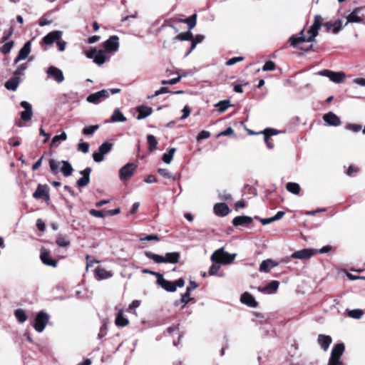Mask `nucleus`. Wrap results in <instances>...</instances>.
Instances as JSON below:
<instances>
[{"label":"nucleus","instance_id":"1","mask_svg":"<svg viewBox=\"0 0 365 365\" xmlns=\"http://www.w3.org/2000/svg\"><path fill=\"white\" fill-rule=\"evenodd\" d=\"M145 255L157 264L170 263L176 264L179 262L180 255L178 252H167L165 255L154 254L150 251L145 252Z\"/></svg>","mask_w":365,"mask_h":365},{"label":"nucleus","instance_id":"2","mask_svg":"<svg viewBox=\"0 0 365 365\" xmlns=\"http://www.w3.org/2000/svg\"><path fill=\"white\" fill-rule=\"evenodd\" d=\"M50 169L54 174L61 171L65 177L71 175L73 168L71 163L66 160L57 161L53 159L49 160Z\"/></svg>","mask_w":365,"mask_h":365},{"label":"nucleus","instance_id":"3","mask_svg":"<svg viewBox=\"0 0 365 365\" xmlns=\"http://www.w3.org/2000/svg\"><path fill=\"white\" fill-rule=\"evenodd\" d=\"M236 256V254H230L225 252L224 248L222 247L215 251L211 255L210 259L212 262H219L220 264H229L235 260Z\"/></svg>","mask_w":365,"mask_h":365},{"label":"nucleus","instance_id":"4","mask_svg":"<svg viewBox=\"0 0 365 365\" xmlns=\"http://www.w3.org/2000/svg\"><path fill=\"white\" fill-rule=\"evenodd\" d=\"M157 283L165 290L173 292L176 290L178 287H182L185 285V280L182 278H180L175 282H171L164 279L163 275H158Z\"/></svg>","mask_w":365,"mask_h":365},{"label":"nucleus","instance_id":"5","mask_svg":"<svg viewBox=\"0 0 365 365\" xmlns=\"http://www.w3.org/2000/svg\"><path fill=\"white\" fill-rule=\"evenodd\" d=\"M49 319L50 316L46 312L43 311L39 312L33 322L34 329L37 332L41 333L48 323Z\"/></svg>","mask_w":365,"mask_h":365},{"label":"nucleus","instance_id":"6","mask_svg":"<svg viewBox=\"0 0 365 365\" xmlns=\"http://www.w3.org/2000/svg\"><path fill=\"white\" fill-rule=\"evenodd\" d=\"M344 351V345L342 343L336 344L331 350V356L328 365H344L340 360L341 355Z\"/></svg>","mask_w":365,"mask_h":365},{"label":"nucleus","instance_id":"7","mask_svg":"<svg viewBox=\"0 0 365 365\" xmlns=\"http://www.w3.org/2000/svg\"><path fill=\"white\" fill-rule=\"evenodd\" d=\"M137 165L134 163H128L123 166L119 170V178L120 181L125 182L134 175L137 169Z\"/></svg>","mask_w":365,"mask_h":365},{"label":"nucleus","instance_id":"8","mask_svg":"<svg viewBox=\"0 0 365 365\" xmlns=\"http://www.w3.org/2000/svg\"><path fill=\"white\" fill-rule=\"evenodd\" d=\"M317 75L327 77L331 81L336 83H342L345 78L346 75L344 72H335L330 70H322L317 73Z\"/></svg>","mask_w":365,"mask_h":365},{"label":"nucleus","instance_id":"9","mask_svg":"<svg viewBox=\"0 0 365 365\" xmlns=\"http://www.w3.org/2000/svg\"><path fill=\"white\" fill-rule=\"evenodd\" d=\"M365 7L359 6L355 8L346 17L345 26L350 23H361L365 15Z\"/></svg>","mask_w":365,"mask_h":365},{"label":"nucleus","instance_id":"10","mask_svg":"<svg viewBox=\"0 0 365 365\" xmlns=\"http://www.w3.org/2000/svg\"><path fill=\"white\" fill-rule=\"evenodd\" d=\"M113 147V144L109 142H105L100 145L98 152L93 154V158L95 162L100 163L104 160V155L108 153Z\"/></svg>","mask_w":365,"mask_h":365},{"label":"nucleus","instance_id":"11","mask_svg":"<svg viewBox=\"0 0 365 365\" xmlns=\"http://www.w3.org/2000/svg\"><path fill=\"white\" fill-rule=\"evenodd\" d=\"M109 97V91L103 89L98 92L90 94L86 101L93 104H98Z\"/></svg>","mask_w":365,"mask_h":365},{"label":"nucleus","instance_id":"12","mask_svg":"<svg viewBox=\"0 0 365 365\" xmlns=\"http://www.w3.org/2000/svg\"><path fill=\"white\" fill-rule=\"evenodd\" d=\"M322 18L320 15L314 16V21L310 29H309V37L307 41L312 42L314 40L315 37L318 35V31L321 28V21Z\"/></svg>","mask_w":365,"mask_h":365},{"label":"nucleus","instance_id":"13","mask_svg":"<svg viewBox=\"0 0 365 365\" xmlns=\"http://www.w3.org/2000/svg\"><path fill=\"white\" fill-rule=\"evenodd\" d=\"M46 73L48 78H53L58 83H62L64 81L62 71L56 66H49L46 70Z\"/></svg>","mask_w":365,"mask_h":365},{"label":"nucleus","instance_id":"14","mask_svg":"<svg viewBox=\"0 0 365 365\" xmlns=\"http://www.w3.org/2000/svg\"><path fill=\"white\" fill-rule=\"evenodd\" d=\"M103 47L106 52H115L119 48V38L112 36L103 43Z\"/></svg>","mask_w":365,"mask_h":365},{"label":"nucleus","instance_id":"15","mask_svg":"<svg viewBox=\"0 0 365 365\" xmlns=\"http://www.w3.org/2000/svg\"><path fill=\"white\" fill-rule=\"evenodd\" d=\"M317 252V250L314 249H303L292 253L291 258L300 259H309Z\"/></svg>","mask_w":365,"mask_h":365},{"label":"nucleus","instance_id":"16","mask_svg":"<svg viewBox=\"0 0 365 365\" xmlns=\"http://www.w3.org/2000/svg\"><path fill=\"white\" fill-rule=\"evenodd\" d=\"M40 258L42 262L46 265L53 267H56L57 265V262L52 259L50 252L44 248L41 250Z\"/></svg>","mask_w":365,"mask_h":365},{"label":"nucleus","instance_id":"17","mask_svg":"<svg viewBox=\"0 0 365 365\" xmlns=\"http://www.w3.org/2000/svg\"><path fill=\"white\" fill-rule=\"evenodd\" d=\"M20 105L22 108H24V110L21 112V119L24 121L31 120L33 115L31 105L25 101H21Z\"/></svg>","mask_w":365,"mask_h":365},{"label":"nucleus","instance_id":"18","mask_svg":"<svg viewBox=\"0 0 365 365\" xmlns=\"http://www.w3.org/2000/svg\"><path fill=\"white\" fill-rule=\"evenodd\" d=\"M61 36L62 31H53L46 35L43 38V41L46 45H51L53 42H57L58 40H61Z\"/></svg>","mask_w":365,"mask_h":365},{"label":"nucleus","instance_id":"19","mask_svg":"<svg viewBox=\"0 0 365 365\" xmlns=\"http://www.w3.org/2000/svg\"><path fill=\"white\" fill-rule=\"evenodd\" d=\"M323 120L326 122L327 125L330 126H339L341 125L340 118L332 112L324 114Z\"/></svg>","mask_w":365,"mask_h":365},{"label":"nucleus","instance_id":"20","mask_svg":"<svg viewBox=\"0 0 365 365\" xmlns=\"http://www.w3.org/2000/svg\"><path fill=\"white\" fill-rule=\"evenodd\" d=\"M31 52V42L27 41L20 49L19 53L14 61V64L18 63L20 61L26 59Z\"/></svg>","mask_w":365,"mask_h":365},{"label":"nucleus","instance_id":"21","mask_svg":"<svg viewBox=\"0 0 365 365\" xmlns=\"http://www.w3.org/2000/svg\"><path fill=\"white\" fill-rule=\"evenodd\" d=\"M48 186L46 185L39 184L36 190V191L33 193V197L36 199L46 198V200H49L48 196Z\"/></svg>","mask_w":365,"mask_h":365},{"label":"nucleus","instance_id":"22","mask_svg":"<svg viewBox=\"0 0 365 365\" xmlns=\"http://www.w3.org/2000/svg\"><path fill=\"white\" fill-rule=\"evenodd\" d=\"M279 282L274 280L269 282L267 285L261 287H258L257 289L259 292L266 294H273L277 292L279 287Z\"/></svg>","mask_w":365,"mask_h":365},{"label":"nucleus","instance_id":"23","mask_svg":"<svg viewBox=\"0 0 365 365\" xmlns=\"http://www.w3.org/2000/svg\"><path fill=\"white\" fill-rule=\"evenodd\" d=\"M21 81V77L14 76L5 83L4 86L7 90L15 91Z\"/></svg>","mask_w":365,"mask_h":365},{"label":"nucleus","instance_id":"24","mask_svg":"<svg viewBox=\"0 0 365 365\" xmlns=\"http://www.w3.org/2000/svg\"><path fill=\"white\" fill-rule=\"evenodd\" d=\"M240 302L250 307L255 308L257 307V302L253 296L248 292L242 294Z\"/></svg>","mask_w":365,"mask_h":365},{"label":"nucleus","instance_id":"25","mask_svg":"<svg viewBox=\"0 0 365 365\" xmlns=\"http://www.w3.org/2000/svg\"><path fill=\"white\" fill-rule=\"evenodd\" d=\"M277 265L278 263L275 262L274 260L267 259L262 262L259 267V271L267 273L271 270V269L277 267Z\"/></svg>","mask_w":365,"mask_h":365},{"label":"nucleus","instance_id":"26","mask_svg":"<svg viewBox=\"0 0 365 365\" xmlns=\"http://www.w3.org/2000/svg\"><path fill=\"white\" fill-rule=\"evenodd\" d=\"M115 324L118 327H124L129 324V320L123 314V309H118L115 315Z\"/></svg>","mask_w":365,"mask_h":365},{"label":"nucleus","instance_id":"27","mask_svg":"<svg viewBox=\"0 0 365 365\" xmlns=\"http://www.w3.org/2000/svg\"><path fill=\"white\" fill-rule=\"evenodd\" d=\"M95 277L98 280L107 279L113 277V273L103 267H98L95 269Z\"/></svg>","mask_w":365,"mask_h":365},{"label":"nucleus","instance_id":"28","mask_svg":"<svg viewBox=\"0 0 365 365\" xmlns=\"http://www.w3.org/2000/svg\"><path fill=\"white\" fill-rule=\"evenodd\" d=\"M214 212L217 215L224 217L229 213L230 209L225 203L220 202L215 205Z\"/></svg>","mask_w":365,"mask_h":365},{"label":"nucleus","instance_id":"29","mask_svg":"<svg viewBox=\"0 0 365 365\" xmlns=\"http://www.w3.org/2000/svg\"><path fill=\"white\" fill-rule=\"evenodd\" d=\"M137 111L138 112L137 119L142 120L152 114L153 108L147 106H140L137 108Z\"/></svg>","mask_w":365,"mask_h":365},{"label":"nucleus","instance_id":"30","mask_svg":"<svg viewBox=\"0 0 365 365\" xmlns=\"http://www.w3.org/2000/svg\"><path fill=\"white\" fill-rule=\"evenodd\" d=\"M299 36H292L289 38V41L291 46L293 47H297L300 43L307 41L308 38H307L304 34V30L301 31L299 34Z\"/></svg>","mask_w":365,"mask_h":365},{"label":"nucleus","instance_id":"31","mask_svg":"<svg viewBox=\"0 0 365 365\" xmlns=\"http://www.w3.org/2000/svg\"><path fill=\"white\" fill-rule=\"evenodd\" d=\"M331 341V337L328 335L319 334L318 336V343L324 351L328 349Z\"/></svg>","mask_w":365,"mask_h":365},{"label":"nucleus","instance_id":"32","mask_svg":"<svg viewBox=\"0 0 365 365\" xmlns=\"http://www.w3.org/2000/svg\"><path fill=\"white\" fill-rule=\"evenodd\" d=\"M252 222V218L248 216H237L232 220V224L235 226H240L250 224Z\"/></svg>","mask_w":365,"mask_h":365},{"label":"nucleus","instance_id":"33","mask_svg":"<svg viewBox=\"0 0 365 365\" xmlns=\"http://www.w3.org/2000/svg\"><path fill=\"white\" fill-rule=\"evenodd\" d=\"M126 120V118L125 115L120 112L119 108H115L110 117V122H125Z\"/></svg>","mask_w":365,"mask_h":365},{"label":"nucleus","instance_id":"34","mask_svg":"<svg viewBox=\"0 0 365 365\" xmlns=\"http://www.w3.org/2000/svg\"><path fill=\"white\" fill-rule=\"evenodd\" d=\"M106 60L107 58L106 56L105 51L103 50H98L93 58L94 63L98 66L103 65L106 61Z\"/></svg>","mask_w":365,"mask_h":365},{"label":"nucleus","instance_id":"35","mask_svg":"<svg viewBox=\"0 0 365 365\" xmlns=\"http://www.w3.org/2000/svg\"><path fill=\"white\" fill-rule=\"evenodd\" d=\"M215 106L217 108L218 111L222 113L230 107L231 104L229 100H223L216 103Z\"/></svg>","mask_w":365,"mask_h":365},{"label":"nucleus","instance_id":"36","mask_svg":"<svg viewBox=\"0 0 365 365\" xmlns=\"http://www.w3.org/2000/svg\"><path fill=\"white\" fill-rule=\"evenodd\" d=\"M197 14H194L189 18L185 19H180V22H183L187 24L190 29H192L196 26Z\"/></svg>","mask_w":365,"mask_h":365},{"label":"nucleus","instance_id":"37","mask_svg":"<svg viewBox=\"0 0 365 365\" xmlns=\"http://www.w3.org/2000/svg\"><path fill=\"white\" fill-rule=\"evenodd\" d=\"M175 153V148H171L169 149L168 153L163 154L162 160L166 164H170L173 160V155Z\"/></svg>","mask_w":365,"mask_h":365},{"label":"nucleus","instance_id":"38","mask_svg":"<svg viewBox=\"0 0 365 365\" xmlns=\"http://www.w3.org/2000/svg\"><path fill=\"white\" fill-rule=\"evenodd\" d=\"M14 315L19 323H24L27 319L26 312L22 309H17L14 312Z\"/></svg>","mask_w":365,"mask_h":365},{"label":"nucleus","instance_id":"39","mask_svg":"<svg viewBox=\"0 0 365 365\" xmlns=\"http://www.w3.org/2000/svg\"><path fill=\"white\" fill-rule=\"evenodd\" d=\"M287 190L294 195H298L300 192V186L296 182H288L286 185Z\"/></svg>","mask_w":365,"mask_h":365},{"label":"nucleus","instance_id":"40","mask_svg":"<svg viewBox=\"0 0 365 365\" xmlns=\"http://www.w3.org/2000/svg\"><path fill=\"white\" fill-rule=\"evenodd\" d=\"M147 140L150 151H153L157 149L158 140L154 135H148L147 136Z\"/></svg>","mask_w":365,"mask_h":365},{"label":"nucleus","instance_id":"41","mask_svg":"<svg viewBox=\"0 0 365 365\" xmlns=\"http://www.w3.org/2000/svg\"><path fill=\"white\" fill-rule=\"evenodd\" d=\"M158 172L161 176L166 179H173V180L178 179L177 176L172 175L170 172L167 169L159 168Z\"/></svg>","mask_w":365,"mask_h":365},{"label":"nucleus","instance_id":"42","mask_svg":"<svg viewBox=\"0 0 365 365\" xmlns=\"http://www.w3.org/2000/svg\"><path fill=\"white\" fill-rule=\"evenodd\" d=\"M191 300L192 298L190 297V294L186 291V292L182 295L181 299L179 301L175 302V306H178L180 303H182V307H184L185 304Z\"/></svg>","mask_w":365,"mask_h":365},{"label":"nucleus","instance_id":"43","mask_svg":"<svg viewBox=\"0 0 365 365\" xmlns=\"http://www.w3.org/2000/svg\"><path fill=\"white\" fill-rule=\"evenodd\" d=\"M175 39L179 41H191L192 40V33L191 31H187L179 34L175 36Z\"/></svg>","mask_w":365,"mask_h":365},{"label":"nucleus","instance_id":"44","mask_svg":"<svg viewBox=\"0 0 365 365\" xmlns=\"http://www.w3.org/2000/svg\"><path fill=\"white\" fill-rule=\"evenodd\" d=\"M99 128L98 125H90L83 129L82 133L85 135H93Z\"/></svg>","mask_w":365,"mask_h":365},{"label":"nucleus","instance_id":"45","mask_svg":"<svg viewBox=\"0 0 365 365\" xmlns=\"http://www.w3.org/2000/svg\"><path fill=\"white\" fill-rule=\"evenodd\" d=\"M363 314L364 312L359 309H352L348 312V315L354 319H360Z\"/></svg>","mask_w":365,"mask_h":365},{"label":"nucleus","instance_id":"46","mask_svg":"<svg viewBox=\"0 0 365 365\" xmlns=\"http://www.w3.org/2000/svg\"><path fill=\"white\" fill-rule=\"evenodd\" d=\"M27 63H22L19 65L14 72V76L21 77V75H24V73L27 69Z\"/></svg>","mask_w":365,"mask_h":365},{"label":"nucleus","instance_id":"47","mask_svg":"<svg viewBox=\"0 0 365 365\" xmlns=\"http://www.w3.org/2000/svg\"><path fill=\"white\" fill-rule=\"evenodd\" d=\"M13 45H14L13 41H11L9 42L4 43L0 48L1 52L4 54L9 53L11 51V50L13 47Z\"/></svg>","mask_w":365,"mask_h":365},{"label":"nucleus","instance_id":"48","mask_svg":"<svg viewBox=\"0 0 365 365\" xmlns=\"http://www.w3.org/2000/svg\"><path fill=\"white\" fill-rule=\"evenodd\" d=\"M56 244L61 247H66L70 245L71 242L69 240L63 237H58L56 240Z\"/></svg>","mask_w":365,"mask_h":365},{"label":"nucleus","instance_id":"49","mask_svg":"<svg viewBox=\"0 0 365 365\" xmlns=\"http://www.w3.org/2000/svg\"><path fill=\"white\" fill-rule=\"evenodd\" d=\"M90 182V177L83 176L80 179H78L76 182L77 186L79 187H83L86 186Z\"/></svg>","mask_w":365,"mask_h":365},{"label":"nucleus","instance_id":"50","mask_svg":"<svg viewBox=\"0 0 365 365\" xmlns=\"http://www.w3.org/2000/svg\"><path fill=\"white\" fill-rule=\"evenodd\" d=\"M209 269V274L211 276L215 275L218 270L220 269V264L219 262H212Z\"/></svg>","mask_w":365,"mask_h":365},{"label":"nucleus","instance_id":"51","mask_svg":"<svg viewBox=\"0 0 365 365\" xmlns=\"http://www.w3.org/2000/svg\"><path fill=\"white\" fill-rule=\"evenodd\" d=\"M332 26H333V33L337 34L343 29L342 21L341 19H338L334 23H332Z\"/></svg>","mask_w":365,"mask_h":365},{"label":"nucleus","instance_id":"52","mask_svg":"<svg viewBox=\"0 0 365 365\" xmlns=\"http://www.w3.org/2000/svg\"><path fill=\"white\" fill-rule=\"evenodd\" d=\"M275 69V63L272 61H267L263 66L262 70L264 71H270Z\"/></svg>","mask_w":365,"mask_h":365},{"label":"nucleus","instance_id":"53","mask_svg":"<svg viewBox=\"0 0 365 365\" xmlns=\"http://www.w3.org/2000/svg\"><path fill=\"white\" fill-rule=\"evenodd\" d=\"M66 138H67L66 133L65 132H63L60 135H55L52 138L51 143L53 145V144H55L58 141H64V140H66Z\"/></svg>","mask_w":365,"mask_h":365},{"label":"nucleus","instance_id":"54","mask_svg":"<svg viewBox=\"0 0 365 365\" xmlns=\"http://www.w3.org/2000/svg\"><path fill=\"white\" fill-rule=\"evenodd\" d=\"M78 150L83 153H87L89 150V144L85 142L79 143L78 145Z\"/></svg>","mask_w":365,"mask_h":365},{"label":"nucleus","instance_id":"55","mask_svg":"<svg viewBox=\"0 0 365 365\" xmlns=\"http://www.w3.org/2000/svg\"><path fill=\"white\" fill-rule=\"evenodd\" d=\"M89 213L91 215L95 217H105V212L103 211V210H94V209H91L89 211Z\"/></svg>","mask_w":365,"mask_h":365},{"label":"nucleus","instance_id":"56","mask_svg":"<svg viewBox=\"0 0 365 365\" xmlns=\"http://www.w3.org/2000/svg\"><path fill=\"white\" fill-rule=\"evenodd\" d=\"M346 128L354 133H357L361 130V126L358 124L349 123L346 125Z\"/></svg>","mask_w":365,"mask_h":365},{"label":"nucleus","instance_id":"57","mask_svg":"<svg viewBox=\"0 0 365 365\" xmlns=\"http://www.w3.org/2000/svg\"><path fill=\"white\" fill-rule=\"evenodd\" d=\"M244 60L243 57L237 56V57H233L230 58L228 61H226L225 64L226 66H232L236 63L242 61Z\"/></svg>","mask_w":365,"mask_h":365},{"label":"nucleus","instance_id":"58","mask_svg":"<svg viewBox=\"0 0 365 365\" xmlns=\"http://www.w3.org/2000/svg\"><path fill=\"white\" fill-rule=\"evenodd\" d=\"M210 136V133L207 130H202L197 136V140L207 139Z\"/></svg>","mask_w":365,"mask_h":365},{"label":"nucleus","instance_id":"59","mask_svg":"<svg viewBox=\"0 0 365 365\" xmlns=\"http://www.w3.org/2000/svg\"><path fill=\"white\" fill-rule=\"evenodd\" d=\"M152 240L159 241L160 239L157 235H146L144 237L140 238V241H152Z\"/></svg>","mask_w":365,"mask_h":365},{"label":"nucleus","instance_id":"60","mask_svg":"<svg viewBox=\"0 0 365 365\" xmlns=\"http://www.w3.org/2000/svg\"><path fill=\"white\" fill-rule=\"evenodd\" d=\"M182 115L180 117V120L186 119L190 114V109L188 106H185L182 109Z\"/></svg>","mask_w":365,"mask_h":365},{"label":"nucleus","instance_id":"61","mask_svg":"<svg viewBox=\"0 0 365 365\" xmlns=\"http://www.w3.org/2000/svg\"><path fill=\"white\" fill-rule=\"evenodd\" d=\"M106 329H107V327L106 324H103L101 329H100V331L98 334V339H103L106 334Z\"/></svg>","mask_w":365,"mask_h":365},{"label":"nucleus","instance_id":"62","mask_svg":"<svg viewBox=\"0 0 365 365\" xmlns=\"http://www.w3.org/2000/svg\"><path fill=\"white\" fill-rule=\"evenodd\" d=\"M36 227L40 231H44L46 225L41 219H38L36 221Z\"/></svg>","mask_w":365,"mask_h":365},{"label":"nucleus","instance_id":"63","mask_svg":"<svg viewBox=\"0 0 365 365\" xmlns=\"http://www.w3.org/2000/svg\"><path fill=\"white\" fill-rule=\"evenodd\" d=\"M140 302L139 300H134L132 302V303L129 305L128 308V312H131L133 309L137 308L140 306Z\"/></svg>","mask_w":365,"mask_h":365},{"label":"nucleus","instance_id":"64","mask_svg":"<svg viewBox=\"0 0 365 365\" xmlns=\"http://www.w3.org/2000/svg\"><path fill=\"white\" fill-rule=\"evenodd\" d=\"M97 51H98L96 49H91L90 51H86L85 54H86L87 58H91V59H93L94 57H95L96 53H97Z\"/></svg>","mask_w":365,"mask_h":365}]
</instances>
